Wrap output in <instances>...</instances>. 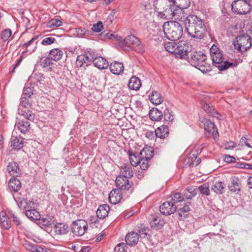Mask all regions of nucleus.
<instances>
[{"label":"nucleus","mask_w":252,"mask_h":252,"mask_svg":"<svg viewBox=\"0 0 252 252\" xmlns=\"http://www.w3.org/2000/svg\"><path fill=\"white\" fill-rule=\"evenodd\" d=\"M121 175L116 178L115 183L117 187L121 190L132 191L133 183H130L127 178L133 176V171L129 165L122 164L120 167Z\"/></svg>","instance_id":"obj_1"},{"label":"nucleus","mask_w":252,"mask_h":252,"mask_svg":"<svg viewBox=\"0 0 252 252\" xmlns=\"http://www.w3.org/2000/svg\"><path fill=\"white\" fill-rule=\"evenodd\" d=\"M163 29L165 37L172 41L180 39L183 34L182 26L175 21H167L163 25Z\"/></svg>","instance_id":"obj_2"},{"label":"nucleus","mask_w":252,"mask_h":252,"mask_svg":"<svg viewBox=\"0 0 252 252\" xmlns=\"http://www.w3.org/2000/svg\"><path fill=\"white\" fill-rule=\"evenodd\" d=\"M190 64L197 68L203 73H207L212 70L210 64L206 62L207 57L202 51H194L191 53L190 58L188 59Z\"/></svg>","instance_id":"obj_3"},{"label":"nucleus","mask_w":252,"mask_h":252,"mask_svg":"<svg viewBox=\"0 0 252 252\" xmlns=\"http://www.w3.org/2000/svg\"><path fill=\"white\" fill-rule=\"evenodd\" d=\"M120 46L125 51L134 50L139 53L144 51L141 41L136 36L132 34L126 36L124 40L120 43Z\"/></svg>","instance_id":"obj_4"},{"label":"nucleus","mask_w":252,"mask_h":252,"mask_svg":"<svg viewBox=\"0 0 252 252\" xmlns=\"http://www.w3.org/2000/svg\"><path fill=\"white\" fill-rule=\"evenodd\" d=\"M252 38L250 36L243 34L237 36L233 41V45L237 52L243 53L252 46Z\"/></svg>","instance_id":"obj_5"},{"label":"nucleus","mask_w":252,"mask_h":252,"mask_svg":"<svg viewBox=\"0 0 252 252\" xmlns=\"http://www.w3.org/2000/svg\"><path fill=\"white\" fill-rule=\"evenodd\" d=\"M252 7L246 0H236L231 4L233 13L238 15H245L250 12Z\"/></svg>","instance_id":"obj_6"},{"label":"nucleus","mask_w":252,"mask_h":252,"mask_svg":"<svg viewBox=\"0 0 252 252\" xmlns=\"http://www.w3.org/2000/svg\"><path fill=\"white\" fill-rule=\"evenodd\" d=\"M154 6L157 12V16L163 19L166 17V12L169 11L170 9V4L168 0H154Z\"/></svg>","instance_id":"obj_7"},{"label":"nucleus","mask_w":252,"mask_h":252,"mask_svg":"<svg viewBox=\"0 0 252 252\" xmlns=\"http://www.w3.org/2000/svg\"><path fill=\"white\" fill-rule=\"evenodd\" d=\"M178 5H172L170 4V9L169 11H166L165 14V20L174 19L177 20H182L185 19L184 12L183 9Z\"/></svg>","instance_id":"obj_8"},{"label":"nucleus","mask_w":252,"mask_h":252,"mask_svg":"<svg viewBox=\"0 0 252 252\" xmlns=\"http://www.w3.org/2000/svg\"><path fill=\"white\" fill-rule=\"evenodd\" d=\"M191 50V45L189 43L184 41H179L175 56L179 59L187 60L189 59L188 54Z\"/></svg>","instance_id":"obj_9"},{"label":"nucleus","mask_w":252,"mask_h":252,"mask_svg":"<svg viewBox=\"0 0 252 252\" xmlns=\"http://www.w3.org/2000/svg\"><path fill=\"white\" fill-rule=\"evenodd\" d=\"M211 58L214 63L219 64L217 67L218 69L221 71L226 70L230 67H234L236 65V64L228 61H225L222 63L223 58L220 51L217 53H216L215 55H212Z\"/></svg>","instance_id":"obj_10"},{"label":"nucleus","mask_w":252,"mask_h":252,"mask_svg":"<svg viewBox=\"0 0 252 252\" xmlns=\"http://www.w3.org/2000/svg\"><path fill=\"white\" fill-rule=\"evenodd\" d=\"M88 223L84 220H78L72 222L71 230L77 236H82L88 229Z\"/></svg>","instance_id":"obj_11"},{"label":"nucleus","mask_w":252,"mask_h":252,"mask_svg":"<svg viewBox=\"0 0 252 252\" xmlns=\"http://www.w3.org/2000/svg\"><path fill=\"white\" fill-rule=\"evenodd\" d=\"M193 30L190 29L187 32L188 34L192 38L201 39L205 35L206 27L204 22L199 24L193 27Z\"/></svg>","instance_id":"obj_12"},{"label":"nucleus","mask_w":252,"mask_h":252,"mask_svg":"<svg viewBox=\"0 0 252 252\" xmlns=\"http://www.w3.org/2000/svg\"><path fill=\"white\" fill-rule=\"evenodd\" d=\"M15 201L19 208L23 210H28L35 208V203L31 200H28L24 197L21 196L20 194H17L16 196H13Z\"/></svg>","instance_id":"obj_13"},{"label":"nucleus","mask_w":252,"mask_h":252,"mask_svg":"<svg viewBox=\"0 0 252 252\" xmlns=\"http://www.w3.org/2000/svg\"><path fill=\"white\" fill-rule=\"evenodd\" d=\"M185 27L186 31L188 32L190 29L193 30V27L198 24L203 23V21L194 15H190L186 17L185 20Z\"/></svg>","instance_id":"obj_14"},{"label":"nucleus","mask_w":252,"mask_h":252,"mask_svg":"<svg viewBox=\"0 0 252 252\" xmlns=\"http://www.w3.org/2000/svg\"><path fill=\"white\" fill-rule=\"evenodd\" d=\"M160 212L164 215H169L173 214L177 210V207L171 201L164 202L159 208Z\"/></svg>","instance_id":"obj_15"},{"label":"nucleus","mask_w":252,"mask_h":252,"mask_svg":"<svg viewBox=\"0 0 252 252\" xmlns=\"http://www.w3.org/2000/svg\"><path fill=\"white\" fill-rule=\"evenodd\" d=\"M118 189H113L109 194V202L113 204L118 203L122 199V193L121 191Z\"/></svg>","instance_id":"obj_16"},{"label":"nucleus","mask_w":252,"mask_h":252,"mask_svg":"<svg viewBox=\"0 0 252 252\" xmlns=\"http://www.w3.org/2000/svg\"><path fill=\"white\" fill-rule=\"evenodd\" d=\"M7 170L9 174L12 177H18L21 173V170L18 164L15 161L9 163L7 167Z\"/></svg>","instance_id":"obj_17"},{"label":"nucleus","mask_w":252,"mask_h":252,"mask_svg":"<svg viewBox=\"0 0 252 252\" xmlns=\"http://www.w3.org/2000/svg\"><path fill=\"white\" fill-rule=\"evenodd\" d=\"M204 129L214 137L218 136L217 127L214 123L210 120H206L204 121Z\"/></svg>","instance_id":"obj_18"},{"label":"nucleus","mask_w":252,"mask_h":252,"mask_svg":"<svg viewBox=\"0 0 252 252\" xmlns=\"http://www.w3.org/2000/svg\"><path fill=\"white\" fill-rule=\"evenodd\" d=\"M139 235L135 232H130L126 236V241L129 246H133L136 245L139 241Z\"/></svg>","instance_id":"obj_19"},{"label":"nucleus","mask_w":252,"mask_h":252,"mask_svg":"<svg viewBox=\"0 0 252 252\" xmlns=\"http://www.w3.org/2000/svg\"><path fill=\"white\" fill-rule=\"evenodd\" d=\"M11 146L15 150H20L24 146V139L21 136L12 135L11 138Z\"/></svg>","instance_id":"obj_20"},{"label":"nucleus","mask_w":252,"mask_h":252,"mask_svg":"<svg viewBox=\"0 0 252 252\" xmlns=\"http://www.w3.org/2000/svg\"><path fill=\"white\" fill-rule=\"evenodd\" d=\"M164 224V221L159 216H155L153 217L150 221L151 227L155 230L161 229Z\"/></svg>","instance_id":"obj_21"},{"label":"nucleus","mask_w":252,"mask_h":252,"mask_svg":"<svg viewBox=\"0 0 252 252\" xmlns=\"http://www.w3.org/2000/svg\"><path fill=\"white\" fill-rule=\"evenodd\" d=\"M241 183L240 180L236 177L231 178V183L228 186V189L230 191L235 192L241 190Z\"/></svg>","instance_id":"obj_22"},{"label":"nucleus","mask_w":252,"mask_h":252,"mask_svg":"<svg viewBox=\"0 0 252 252\" xmlns=\"http://www.w3.org/2000/svg\"><path fill=\"white\" fill-rule=\"evenodd\" d=\"M109 210L110 207L107 204L100 205L96 212L97 217L100 219H105L108 216Z\"/></svg>","instance_id":"obj_23"},{"label":"nucleus","mask_w":252,"mask_h":252,"mask_svg":"<svg viewBox=\"0 0 252 252\" xmlns=\"http://www.w3.org/2000/svg\"><path fill=\"white\" fill-rule=\"evenodd\" d=\"M110 69L111 72L116 75H119L124 71V65L122 63L119 62H115L110 64Z\"/></svg>","instance_id":"obj_24"},{"label":"nucleus","mask_w":252,"mask_h":252,"mask_svg":"<svg viewBox=\"0 0 252 252\" xmlns=\"http://www.w3.org/2000/svg\"><path fill=\"white\" fill-rule=\"evenodd\" d=\"M8 217L4 212L0 213V225L1 227L5 229H9L11 227V221Z\"/></svg>","instance_id":"obj_25"},{"label":"nucleus","mask_w":252,"mask_h":252,"mask_svg":"<svg viewBox=\"0 0 252 252\" xmlns=\"http://www.w3.org/2000/svg\"><path fill=\"white\" fill-rule=\"evenodd\" d=\"M8 187L10 191L16 192L18 191L21 188V182L18 179L12 178L8 183Z\"/></svg>","instance_id":"obj_26"},{"label":"nucleus","mask_w":252,"mask_h":252,"mask_svg":"<svg viewBox=\"0 0 252 252\" xmlns=\"http://www.w3.org/2000/svg\"><path fill=\"white\" fill-rule=\"evenodd\" d=\"M150 119L153 121H159L163 117V112L158 108H153L149 113Z\"/></svg>","instance_id":"obj_27"},{"label":"nucleus","mask_w":252,"mask_h":252,"mask_svg":"<svg viewBox=\"0 0 252 252\" xmlns=\"http://www.w3.org/2000/svg\"><path fill=\"white\" fill-rule=\"evenodd\" d=\"M186 161L189 166L196 167L201 162V158H198L196 154H190Z\"/></svg>","instance_id":"obj_28"},{"label":"nucleus","mask_w":252,"mask_h":252,"mask_svg":"<svg viewBox=\"0 0 252 252\" xmlns=\"http://www.w3.org/2000/svg\"><path fill=\"white\" fill-rule=\"evenodd\" d=\"M155 134L157 137L163 139L167 137L169 134V129L166 126H161L155 130Z\"/></svg>","instance_id":"obj_29"},{"label":"nucleus","mask_w":252,"mask_h":252,"mask_svg":"<svg viewBox=\"0 0 252 252\" xmlns=\"http://www.w3.org/2000/svg\"><path fill=\"white\" fill-rule=\"evenodd\" d=\"M94 66L99 69L107 68L109 66L108 61L101 57H98L94 61Z\"/></svg>","instance_id":"obj_30"},{"label":"nucleus","mask_w":252,"mask_h":252,"mask_svg":"<svg viewBox=\"0 0 252 252\" xmlns=\"http://www.w3.org/2000/svg\"><path fill=\"white\" fill-rule=\"evenodd\" d=\"M141 86L140 80L137 77L132 76L129 80L128 86L133 90H138Z\"/></svg>","instance_id":"obj_31"},{"label":"nucleus","mask_w":252,"mask_h":252,"mask_svg":"<svg viewBox=\"0 0 252 252\" xmlns=\"http://www.w3.org/2000/svg\"><path fill=\"white\" fill-rule=\"evenodd\" d=\"M30 126L29 122L24 120L19 121L15 124V127H17L23 133H25L30 130Z\"/></svg>","instance_id":"obj_32"},{"label":"nucleus","mask_w":252,"mask_h":252,"mask_svg":"<svg viewBox=\"0 0 252 252\" xmlns=\"http://www.w3.org/2000/svg\"><path fill=\"white\" fill-rule=\"evenodd\" d=\"M151 102L155 105H158L163 101V97L158 92H153L149 96Z\"/></svg>","instance_id":"obj_33"},{"label":"nucleus","mask_w":252,"mask_h":252,"mask_svg":"<svg viewBox=\"0 0 252 252\" xmlns=\"http://www.w3.org/2000/svg\"><path fill=\"white\" fill-rule=\"evenodd\" d=\"M26 216L31 220H38L40 218V214L35 208L26 210Z\"/></svg>","instance_id":"obj_34"},{"label":"nucleus","mask_w":252,"mask_h":252,"mask_svg":"<svg viewBox=\"0 0 252 252\" xmlns=\"http://www.w3.org/2000/svg\"><path fill=\"white\" fill-rule=\"evenodd\" d=\"M49 55L51 59L57 63V61L62 58L63 52L60 49L55 48L50 51Z\"/></svg>","instance_id":"obj_35"},{"label":"nucleus","mask_w":252,"mask_h":252,"mask_svg":"<svg viewBox=\"0 0 252 252\" xmlns=\"http://www.w3.org/2000/svg\"><path fill=\"white\" fill-rule=\"evenodd\" d=\"M189 205L186 204L183 207L180 208L178 210V219L180 220H184L188 216V213L189 211Z\"/></svg>","instance_id":"obj_36"},{"label":"nucleus","mask_w":252,"mask_h":252,"mask_svg":"<svg viewBox=\"0 0 252 252\" xmlns=\"http://www.w3.org/2000/svg\"><path fill=\"white\" fill-rule=\"evenodd\" d=\"M212 189L217 194H222L224 191V184L221 181L216 182L212 186Z\"/></svg>","instance_id":"obj_37"},{"label":"nucleus","mask_w":252,"mask_h":252,"mask_svg":"<svg viewBox=\"0 0 252 252\" xmlns=\"http://www.w3.org/2000/svg\"><path fill=\"white\" fill-rule=\"evenodd\" d=\"M202 107L204 111L210 115L218 118L219 114L216 111L214 108L212 106H211L209 104L206 103L202 104Z\"/></svg>","instance_id":"obj_38"},{"label":"nucleus","mask_w":252,"mask_h":252,"mask_svg":"<svg viewBox=\"0 0 252 252\" xmlns=\"http://www.w3.org/2000/svg\"><path fill=\"white\" fill-rule=\"evenodd\" d=\"M19 114H21L26 119L29 120L30 121H32L34 120L35 118V115L34 113L32 112V111L30 110H27V111L25 110H23L21 109L20 108L18 109Z\"/></svg>","instance_id":"obj_39"},{"label":"nucleus","mask_w":252,"mask_h":252,"mask_svg":"<svg viewBox=\"0 0 252 252\" xmlns=\"http://www.w3.org/2000/svg\"><path fill=\"white\" fill-rule=\"evenodd\" d=\"M140 155L142 158L150 160L153 157L154 151L150 148H146L142 149L140 153Z\"/></svg>","instance_id":"obj_40"},{"label":"nucleus","mask_w":252,"mask_h":252,"mask_svg":"<svg viewBox=\"0 0 252 252\" xmlns=\"http://www.w3.org/2000/svg\"><path fill=\"white\" fill-rule=\"evenodd\" d=\"M178 45V42L177 43L174 42H168L164 44V48L169 53L175 54L176 51V47H177Z\"/></svg>","instance_id":"obj_41"},{"label":"nucleus","mask_w":252,"mask_h":252,"mask_svg":"<svg viewBox=\"0 0 252 252\" xmlns=\"http://www.w3.org/2000/svg\"><path fill=\"white\" fill-rule=\"evenodd\" d=\"M150 230V228L148 227L141 225V227L138 230V234L141 237L143 238H150L151 237L149 234Z\"/></svg>","instance_id":"obj_42"},{"label":"nucleus","mask_w":252,"mask_h":252,"mask_svg":"<svg viewBox=\"0 0 252 252\" xmlns=\"http://www.w3.org/2000/svg\"><path fill=\"white\" fill-rule=\"evenodd\" d=\"M128 154L129 156V160L131 164L133 166L136 167L139 163L140 159V156L137 157L134 154H133L131 151H128Z\"/></svg>","instance_id":"obj_43"},{"label":"nucleus","mask_w":252,"mask_h":252,"mask_svg":"<svg viewBox=\"0 0 252 252\" xmlns=\"http://www.w3.org/2000/svg\"><path fill=\"white\" fill-rule=\"evenodd\" d=\"M197 189L190 188L184 191V196L187 199H191L197 194Z\"/></svg>","instance_id":"obj_44"},{"label":"nucleus","mask_w":252,"mask_h":252,"mask_svg":"<svg viewBox=\"0 0 252 252\" xmlns=\"http://www.w3.org/2000/svg\"><path fill=\"white\" fill-rule=\"evenodd\" d=\"M39 220V225L42 228H45L51 225V220L48 217L43 218L41 219L40 218L38 220Z\"/></svg>","instance_id":"obj_45"},{"label":"nucleus","mask_w":252,"mask_h":252,"mask_svg":"<svg viewBox=\"0 0 252 252\" xmlns=\"http://www.w3.org/2000/svg\"><path fill=\"white\" fill-rule=\"evenodd\" d=\"M52 59L51 58H47L45 60H44L43 62H42V65L44 67L49 66L50 65H52L53 67L56 66L57 68L59 69H61V67L62 66V65L58 63H53L52 62Z\"/></svg>","instance_id":"obj_46"},{"label":"nucleus","mask_w":252,"mask_h":252,"mask_svg":"<svg viewBox=\"0 0 252 252\" xmlns=\"http://www.w3.org/2000/svg\"><path fill=\"white\" fill-rule=\"evenodd\" d=\"M89 62H88V60H87V57L85 55H81L78 56L76 60V65L78 67L83 66L85 63H86V66H87Z\"/></svg>","instance_id":"obj_47"},{"label":"nucleus","mask_w":252,"mask_h":252,"mask_svg":"<svg viewBox=\"0 0 252 252\" xmlns=\"http://www.w3.org/2000/svg\"><path fill=\"white\" fill-rule=\"evenodd\" d=\"M163 117L165 121L168 122H172L174 119V116L172 112L167 108L163 110Z\"/></svg>","instance_id":"obj_48"},{"label":"nucleus","mask_w":252,"mask_h":252,"mask_svg":"<svg viewBox=\"0 0 252 252\" xmlns=\"http://www.w3.org/2000/svg\"><path fill=\"white\" fill-rule=\"evenodd\" d=\"M198 189L203 195L208 196L210 195V189L208 184H203L202 185L200 186Z\"/></svg>","instance_id":"obj_49"},{"label":"nucleus","mask_w":252,"mask_h":252,"mask_svg":"<svg viewBox=\"0 0 252 252\" xmlns=\"http://www.w3.org/2000/svg\"><path fill=\"white\" fill-rule=\"evenodd\" d=\"M184 199V197L181 193L177 192L172 195L171 201L175 205L177 203L183 201Z\"/></svg>","instance_id":"obj_50"},{"label":"nucleus","mask_w":252,"mask_h":252,"mask_svg":"<svg viewBox=\"0 0 252 252\" xmlns=\"http://www.w3.org/2000/svg\"><path fill=\"white\" fill-rule=\"evenodd\" d=\"M12 31L7 29L2 32L0 36L3 41H6L11 36Z\"/></svg>","instance_id":"obj_51"},{"label":"nucleus","mask_w":252,"mask_h":252,"mask_svg":"<svg viewBox=\"0 0 252 252\" xmlns=\"http://www.w3.org/2000/svg\"><path fill=\"white\" fill-rule=\"evenodd\" d=\"M33 94V88L25 86L23 89V96L30 98Z\"/></svg>","instance_id":"obj_52"},{"label":"nucleus","mask_w":252,"mask_h":252,"mask_svg":"<svg viewBox=\"0 0 252 252\" xmlns=\"http://www.w3.org/2000/svg\"><path fill=\"white\" fill-rule=\"evenodd\" d=\"M85 55L87 57V60H88V62L89 63L91 62L94 63V61L98 57V56H97V54H96L94 51L92 50L86 53Z\"/></svg>","instance_id":"obj_53"},{"label":"nucleus","mask_w":252,"mask_h":252,"mask_svg":"<svg viewBox=\"0 0 252 252\" xmlns=\"http://www.w3.org/2000/svg\"><path fill=\"white\" fill-rule=\"evenodd\" d=\"M149 159L145 158H142V157L140 156V159L139 161V163H138V165H140L141 169L145 170L148 169L149 166Z\"/></svg>","instance_id":"obj_54"},{"label":"nucleus","mask_w":252,"mask_h":252,"mask_svg":"<svg viewBox=\"0 0 252 252\" xmlns=\"http://www.w3.org/2000/svg\"><path fill=\"white\" fill-rule=\"evenodd\" d=\"M176 5L180 6L181 8H187L189 6L190 2L189 0H177Z\"/></svg>","instance_id":"obj_55"},{"label":"nucleus","mask_w":252,"mask_h":252,"mask_svg":"<svg viewBox=\"0 0 252 252\" xmlns=\"http://www.w3.org/2000/svg\"><path fill=\"white\" fill-rule=\"evenodd\" d=\"M63 228L62 223H58L54 227L55 235H61L63 233L62 228Z\"/></svg>","instance_id":"obj_56"},{"label":"nucleus","mask_w":252,"mask_h":252,"mask_svg":"<svg viewBox=\"0 0 252 252\" xmlns=\"http://www.w3.org/2000/svg\"><path fill=\"white\" fill-rule=\"evenodd\" d=\"M103 24L101 21H98L95 24H94L92 28V30L95 32H100L103 30Z\"/></svg>","instance_id":"obj_57"},{"label":"nucleus","mask_w":252,"mask_h":252,"mask_svg":"<svg viewBox=\"0 0 252 252\" xmlns=\"http://www.w3.org/2000/svg\"><path fill=\"white\" fill-rule=\"evenodd\" d=\"M127 247L124 243L118 244L115 248V252H126Z\"/></svg>","instance_id":"obj_58"},{"label":"nucleus","mask_w":252,"mask_h":252,"mask_svg":"<svg viewBox=\"0 0 252 252\" xmlns=\"http://www.w3.org/2000/svg\"><path fill=\"white\" fill-rule=\"evenodd\" d=\"M28 98L29 97H27L25 96H22L20 104V107H23L25 108H29L31 104L29 102Z\"/></svg>","instance_id":"obj_59"},{"label":"nucleus","mask_w":252,"mask_h":252,"mask_svg":"<svg viewBox=\"0 0 252 252\" xmlns=\"http://www.w3.org/2000/svg\"><path fill=\"white\" fill-rule=\"evenodd\" d=\"M23 246L25 249L31 252H34L36 251L37 250L34 244L31 243L28 241H25V243H23Z\"/></svg>","instance_id":"obj_60"},{"label":"nucleus","mask_w":252,"mask_h":252,"mask_svg":"<svg viewBox=\"0 0 252 252\" xmlns=\"http://www.w3.org/2000/svg\"><path fill=\"white\" fill-rule=\"evenodd\" d=\"M9 217L13 219V221L17 226L20 225L22 223V221L16 216L12 212L9 213Z\"/></svg>","instance_id":"obj_61"},{"label":"nucleus","mask_w":252,"mask_h":252,"mask_svg":"<svg viewBox=\"0 0 252 252\" xmlns=\"http://www.w3.org/2000/svg\"><path fill=\"white\" fill-rule=\"evenodd\" d=\"M55 39L53 37H46L42 41V44L44 45H50L54 42Z\"/></svg>","instance_id":"obj_62"},{"label":"nucleus","mask_w":252,"mask_h":252,"mask_svg":"<svg viewBox=\"0 0 252 252\" xmlns=\"http://www.w3.org/2000/svg\"><path fill=\"white\" fill-rule=\"evenodd\" d=\"M49 24L50 26L59 27L62 25V22L56 19H53L49 21Z\"/></svg>","instance_id":"obj_63"},{"label":"nucleus","mask_w":252,"mask_h":252,"mask_svg":"<svg viewBox=\"0 0 252 252\" xmlns=\"http://www.w3.org/2000/svg\"><path fill=\"white\" fill-rule=\"evenodd\" d=\"M38 36H34L33 37H32L30 40H29L28 42L25 43L22 45V47L23 48H27L28 46L32 45L37 38Z\"/></svg>","instance_id":"obj_64"}]
</instances>
